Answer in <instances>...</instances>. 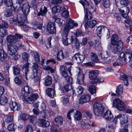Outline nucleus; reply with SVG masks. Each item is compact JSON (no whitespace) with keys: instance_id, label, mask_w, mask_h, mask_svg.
Returning <instances> with one entry per match:
<instances>
[{"instance_id":"f257e3e1","label":"nucleus","mask_w":132,"mask_h":132,"mask_svg":"<svg viewBox=\"0 0 132 132\" xmlns=\"http://www.w3.org/2000/svg\"><path fill=\"white\" fill-rule=\"evenodd\" d=\"M66 21V24L64 29L62 35V42L65 45H67L72 43V38L73 35L70 36V38H68V34L71 29L73 28L74 26H78V24L70 19L69 17H64Z\"/></svg>"},{"instance_id":"f03ea898","label":"nucleus","mask_w":132,"mask_h":132,"mask_svg":"<svg viewBox=\"0 0 132 132\" xmlns=\"http://www.w3.org/2000/svg\"><path fill=\"white\" fill-rule=\"evenodd\" d=\"M111 43L108 45L107 48L109 50H111L113 53H116L122 51L123 48V44L121 41L119 39L116 34L112 36Z\"/></svg>"},{"instance_id":"7ed1b4c3","label":"nucleus","mask_w":132,"mask_h":132,"mask_svg":"<svg viewBox=\"0 0 132 132\" xmlns=\"http://www.w3.org/2000/svg\"><path fill=\"white\" fill-rule=\"evenodd\" d=\"M10 21L11 23L17 22V25L19 26H23V28L25 31H27L30 28V27L24 25L25 23L28 22L27 17H12L10 18Z\"/></svg>"},{"instance_id":"20e7f679","label":"nucleus","mask_w":132,"mask_h":132,"mask_svg":"<svg viewBox=\"0 0 132 132\" xmlns=\"http://www.w3.org/2000/svg\"><path fill=\"white\" fill-rule=\"evenodd\" d=\"M29 64L28 63L24 64L23 67V69H24V72L25 77L27 79V76L28 75L31 78H34L37 75V69L38 67V65L36 63H34L32 66V70L31 73H29Z\"/></svg>"},{"instance_id":"39448f33","label":"nucleus","mask_w":132,"mask_h":132,"mask_svg":"<svg viewBox=\"0 0 132 132\" xmlns=\"http://www.w3.org/2000/svg\"><path fill=\"white\" fill-rule=\"evenodd\" d=\"M93 110L95 116H100L102 115L104 112V108L102 103L97 102L94 104Z\"/></svg>"},{"instance_id":"423d86ee","label":"nucleus","mask_w":132,"mask_h":132,"mask_svg":"<svg viewBox=\"0 0 132 132\" xmlns=\"http://www.w3.org/2000/svg\"><path fill=\"white\" fill-rule=\"evenodd\" d=\"M30 92L27 97L25 95V97H23V101H27L30 104H32L35 100L39 98V96L37 93L34 94L32 90H30Z\"/></svg>"},{"instance_id":"0eeeda50","label":"nucleus","mask_w":132,"mask_h":132,"mask_svg":"<svg viewBox=\"0 0 132 132\" xmlns=\"http://www.w3.org/2000/svg\"><path fill=\"white\" fill-rule=\"evenodd\" d=\"M92 19V17H85L84 20L85 21L84 23V26L85 28L87 29L89 27L93 28L96 25L97 23V21L95 20H93L89 21L88 23L87 22L89 20Z\"/></svg>"},{"instance_id":"6e6552de","label":"nucleus","mask_w":132,"mask_h":132,"mask_svg":"<svg viewBox=\"0 0 132 132\" xmlns=\"http://www.w3.org/2000/svg\"><path fill=\"white\" fill-rule=\"evenodd\" d=\"M98 55L101 59L104 60L105 62L106 63L111 62L113 60L112 58H115V56L113 57L112 56H111L110 53L107 52L106 51L105 54H103L102 53H100Z\"/></svg>"},{"instance_id":"1a4fd4ad","label":"nucleus","mask_w":132,"mask_h":132,"mask_svg":"<svg viewBox=\"0 0 132 132\" xmlns=\"http://www.w3.org/2000/svg\"><path fill=\"white\" fill-rule=\"evenodd\" d=\"M113 105L119 110L121 111L124 110L126 105L119 98H116L113 101Z\"/></svg>"},{"instance_id":"9d476101","label":"nucleus","mask_w":132,"mask_h":132,"mask_svg":"<svg viewBox=\"0 0 132 132\" xmlns=\"http://www.w3.org/2000/svg\"><path fill=\"white\" fill-rule=\"evenodd\" d=\"M77 78L76 82L79 84L84 83V80L85 78L84 74L83 72L79 68H77L76 71Z\"/></svg>"},{"instance_id":"9b49d317","label":"nucleus","mask_w":132,"mask_h":132,"mask_svg":"<svg viewBox=\"0 0 132 132\" xmlns=\"http://www.w3.org/2000/svg\"><path fill=\"white\" fill-rule=\"evenodd\" d=\"M45 59H42L41 61V65L43 66V69L45 70H49L51 72H53L54 71V69L52 68L50 66H46L48 63L50 62H52L54 63H56V61L53 59L49 60L46 61V63L45 64L44 63L45 61Z\"/></svg>"},{"instance_id":"f8f14e48","label":"nucleus","mask_w":132,"mask_h":132,"mask_svg":"<svg viewBox=\"0 0 132 132\" xmlns=\"http://www.w3.org/2000/svg\"><path fill=\"white\" fill-rule=\"evenodd\" d=\"M85 58L84 54H80L79 53L75 54L72 57V61L76 62L77 63H82L84 60Z\"/></svg>"},{"instance_id":"ddd939ff","label":"nucleus","mask_w":132,"mask_h":132,"mask_svg":"<svg viewBox=\"0 0 132 132\" xmlns=\"http://www.w3.org/2000/svg\"><path fill=\"white\" fill-rule=\"evenodd\" d=\"M98 74V71L96 70L92 71L89 72V78L93 80L92 81H91L92 84H95L97 81V77Z\"/></svg>"},{"instance_id":"4468645a","label":"nucleus","mask_w":132,"mask_h":132,"mask_svg":"<svg viewBox=\"0 0 132 132\" xmlns=\"http://www.w3.org/2000/svg\"><path fill=\"white\" fill-rule=\"evenodd\" d=\"M22 10L23 12L24 16H27L29 14V6L28 4H18V10Z\"/></svg>"},{"instance_id":"2eb2a0df","label":"nucleus","mask_w":132,"mask_h":132,"mask_svg":"<svg viewBox=\"0 0 132 132\" xmlns=\"http://www.w3.org/2000/svg\"><path fill=\"white\" fill-rule=\"evenodd\" d=\"M47 29L48 32L50 34H55L56 32L55 23L51 22H48L47 25Z\"/></svg>"},{"instance_id":"dca6fc26","label":"nucleus","mask_w":132,"mask_h":132,"mask_svg":"<svg viewBox=\"0 0 132 132\" xmlns=\"http://www.w3.org/2000/svg\"><path fill=\"white\" fill-rule=\"evenodd\" d=\"M17 49V47L15 44H11L8 45L7 46V51L9 55L11 56L14 55L16 52Z\"/></svg>"},{"instance_id":"f3484780","label":"nucleus","mask_w":132,"mask_h":132,"mask_svg":"<svg viewBox=\"0 0 132 132\" xmlns=\"http://www.w3.org/2000/svg\"><path fill=\"white\" fill-rule=\"evenodd\" d=\"M8 58L7 55L4 50H0V61L4 63H6Z\"/></svg>"},{"instance_id":"a211bd4d","label":"nucleus","mask_w":132,"mask_h":132,"mask_svg":"<svg viewBox=\"0 0 132 132\" xmlns=\"http://www.w3.org/2000/svg\"><path fill=\"white\" fill-rule=\"evenodd\" d=\"M32 90L31 89L29 88L28 86H25L24 87L22 88V90L21 98L23 100V97H25V95L27 96L30 93V90Z\"/></svg>"},{"instance_id":"6ab92c4d","label":"nucleus","mask_w":132,"mask_h":132,"mask_svg":"<svg viewBox=\"0 0 132 132\" xmlns=\"http://www.w3.org/2000/svg\"><path fill=\"white\" fill-rule=\"evenodd\" d=\"M90 98V96L87 94L83 95L80 98L79 100L80 104H83L89 101Z\"/></svg>"},{"instance_id":"aec40b11","label":"nucleus","mask_w":132,"mask_h":132,"mask_svg":"<svg viewBox=\"0 0 132 132\" xmlns=\"http://www.w3.org/2000/svg\"><path fill=\"white\" fill-rule=\"evenodd\" d=\"M120 79L123 80V82L125 85L127 86L129 84L128 81H130L132 79V78L130 76L123 74L120 76Z\"/></svg>"},{"instance_id":"412c9836","label":"nucleus","mask_w":132,"mask_h":132,"mask_svg":"<svg viewBox=\"0 0 132 132\" xmlns=\"http://www.w3.org/2000/svg\"><path fill=\"white\" fill-rule=\"evenodd\" d=\"M118 117L120 120V123L121 124L126 123L128 121V117L126 114H119Z\"/></svg>"},{"instance_id":"4be33fe9","label":"nucleus","mask_w":132,"mask_h":132,"mask_svg":"<svg viewBox=\"0 0 132 132\" xmlns=\"http://www.w3.org/2000/svg\"><path fill=\"white\" fill-rule=\"evenodd\" d=\"M11 109L13 111H18L20 108V105L15 102H12L10 104Z\"/></svg>"},{"instance_id":"5701e85b","label":"nucleus","mask_w":132,"mask_h":132,"mask_svg":"<svg viewBox=\"0 0 132 132\" xmlns=\"http://www.w3.org/2000/svg\"><path fill=\"white\" fill-rule=\"evenodd\" d=\"M105 30H107V28L104 26H100L97 27L96 33L98 36L100 37L102 32H103Z\"/></svg>"},{"instance_id":"b1692460","label":"nucleus","mask_w":132,"mask_h":132,"mask_svg":"<svg viewBox=\"0 0 132 132\" xmlns=\"http://www.w3.org/2000/svg\"><path fill=\"white\" fill-rule=\"evenodd\" d=\"M72 38V43L74 44V46L77 49L81 45V43H80L77 38L75 37L74 35Z\"/></svg>"},{"instance_id":"393cba45","label":"nucleus","mask_w":132,"mask_h":132,"mask_svg":"<svg viewBox=\"0 0 132 132\" xmlns=\"http://www.w3.org/2000/svg\"><path fill=\"white\" fill-rule=\"evenodd\" d=\"M42 23L37 22H36L34 23L31 24L32 26V28L35 30L37 29L41 30L42 28Z\"/></svg>"},{"instance_id":"a878e982","label":"nucleus","mask_w":132,"mask_h":132,"mask_svg":"<svg viewBox=\"0 0 132 132\" xmlns=\"http://www.w3.org/2000/svg\"><path fill=\"white\" fill-rule=\"evenodd\" d=\"M19 76L21 78V79H19L18 77H16L14 79V81L15 82L19 85L25 84L26 83V82L25 81L23 80L22 78V77H23L22 75H21V76Z\"/></svg>"},{"instance_id":"bb28decb","label":"nucleus","mask_w":132,"mask_h":132,"mask_svg":"<svg viewBox=\"0 0 132 132\" xmlns=\"http://www.w3.org/2000/svg\"><path fill=\"white\" fill-rule=\"evenodd\" d=\"M125 10H122L119 9H118V11L120 12L121 15L122 16H128V14L129 12V7H125Z\"/></svg>"},{"instance_id":"cd10ccee","label":"nucleus","mask_w":132,"mask_h":132,"mask_svg":"<svg viewBox=\"0 0 132 132\" xmlns=\"http://www.w3.org/2000/svg\"><path fill=\"white\" fill-rule=\"evenodd\" d=\"M46 93L47 95L51 97H53L55 95V90L51 88H48L46 89Z\"/></svg>"},{"instance_id":"c85d7f7f","label":"nucleus","mask_w":132,"mask_h":132,"mask_svg":"<svg viewBox=\"0 0 132 132\" xmlns=\"http://www.w3.org/2000/svg\"><path fill=\"white\" fill-rule=\"evenodd\" d=\"M13 117L12 116H6L5 117L4 121L2 123V126H4L6 124H7L10 122L13 121Z\"/></svg>"},{"instance_id":"c756f323","label":"nucleus","mask_w":132,"mask_h":132,"mask_svg":"<svg viewBox=\"0 0 132 132\" xmlns=\"http://www.w3.org/2000/svg\"><path fill=\"white\" fill-rule=\"evenodd\" d=\"M64 57L63 52L62 50H59L57 52L56 57L57 60H61L63 59Z\"/></svg>"},{"instance_id":"7c9ffc66","label":"nucleus","mask_w":132,"mask_h":132,"mask_svg":"<svg viewBox=\"0 0 132 132\" xmlns=\"http://www.w3.org/2000/svg\"><path fill=\"white\" fill-rule=\"evenodd\" d=\"M62 76L64 78H66L67 82L69 84H71L72 82V78L68 76L67 70L61 73Z\"/></svg>"},{"instance_id":"2f4dec72","label":"nucleus","mask_w":132,"mask_h":132,"mask_svg":"<svg viewBox=\"0 0 132 132\" xmlns=\"http://www.w3.org/2000/svg\"><path fill=\"white\" fill-rule=\"evenodd\" d=\"M113 117L111 112L109 110L106 111L103 116V118L108 120H111Z\"/></svg>"},{"instance_id":"473e14b6","label":"nucleus","mask_w":132,"mask_h":132,"mask_svg":"<svg viewBox=\"0 0 132 132\" xmlns=\"http://www.w3.org/2000/svg\"><path fill=\"white\" fill-rule=\"evenodd\" d=\"M132 56L131 54L129 53H126L125 57L123 60V63L125 64L129 62L131 60Z\"/></svg>"},{"instance_id":"72a5a7b5","label":"nucleus","mask_w":132,"mask_h":132,"mask_svg":"<svg viewBox=\"0 0 132 132\" xmlns=\"http://www.w3.org/2000/svg\"><path fill=\"white\" fill-rule=\"evenodd\" d=\"M40 12L38 13L37 15L38 16H45L47 15L46 14L47 11V8L45 6L44 8H41L40 10Z\"/></svg>"},{"instance_id":"f704fd0d","label":"nucleus","mask_w":132,"mask_h":132,"mask_svg":"<svg viewBox=\"0 0 132 132\" xmlns=\"http://www.w3.org/2000/svg\"><path fill=\"white\" fill-rule=\"evenodd\" d=\"M43 80L44 84L45 86H48L52 83V79L49 76L46 77Z\"/></svg>"},{"instance_id":"c9c22d12","label":"nucleus","mask_w":132,"mask_h":132,"mask_svg":"<svg viewBox=\"0 0 132 132\" xmlns=\"http://www.w3.org/2000/svg\"><path fill=\"white\" fill-rule=\"evenodd\" d=\"M55 124L56 126L61 125L62 124L63 118L61 117L57 116L55 118Z\"/></svg>"},{"instance_id":"e433bc0d","label":"nucleus","mask_w":132,"mask_h":132,"mask_svg":"<svg viewBox=\"0 0 132 132\" xmlns=\"http://www.w3.org/2000/svg\"><path fill=\"white\" fill-rule=\"evenodd\" d=\"M84 91L83 88L81 86H79L77 88L75 91L73 90V93H75L77 95L81 94Z\"/></svg>"},{"instance_id":"4c0bfd02","label":"nucleus","mask_w":132,"mask_h":132,"mask_svg":"<svg viewBox=\"0 0 132 132\" xmlns=\"http://www.w3.org/2000/svg\"><path fill=\"white\" fill-rule=\"evenodd\" d=\"M69 96L67 95H64L62 97V102L65 106H68L69 105Z\"/></svg>"},{"instance_id":"58836bf2","label":"nucleus","mask_w":132,"mask_h":132,"mask_svg":"<svg viewBox=\"0 0 132 132\" xmlns=\"http://www.w3.org/2000/svg\"><path fill=\"white\" fill-rule=\"evenodd\" d=\"M88 90L89 92L94 96L96 95V88L95 85H92L88 87Z\"/></svg>"},{"instance_id":"ea45409f","label":"nucleus","mask_w":132,"mask_h":132,"mask_svg":"<svg viewBox=\"0 0 132 132\" xmlns=\"http://www.w3.org/2000/svg\"><path fill=\"white\" fill-rule=\"evenodd\" d=\"M74 119L76 120H80L82 117L81 114L77 110L73 116Z\"/></svg>"},{"instance_id":"a19ab883","label":"nucleus","mask_w":132,"mask_h":132,"mask_svg":"<svg viewBox=\"0 0 132 132\" xmlns=\"http://www.w3.org/2000/svg\"><path fill=\"white\" fill-rule=\"evenodd\" d=\"M90 56L93 62H97L98 61L96 55L93 53H91L90 54Z\"/></svg>"},{"instance_id":"79ce46f5","label":"nucleus","mask_w":132,"mask_h":132,"mask_svg":"<svg viewBox=\"0 0 132 132\" xmlns=\"http://www.w3.org/2000/svg\"><path fill=\"white\" fill-rule=\"evenodd\" d=\"M8 101V98L5 96L0 97V104L5 105L6 104Z\"/></svg>"},{"instance_id":"37998d69","label":"nucleus","mask_w":132,"mask_h":132,"mask_svg":"<svg viewBox=\"0 0 132 132\" xmlns=\"http://www.w3.org/2000/svg\"><path fill=\"white\" fill-rule=\"evenodd\" d=\"M76 112H77V110L75 109H71L68 112L67 115V117L69 119H71V116L74 115Z\"/></svg>"},{"instance_id":"c03bdc74","label":"nucleus","mask_w":132,"mask_h":132,"mask_svg":"<svg viewBox=\"0 0 132 132\" xmlns=\"http://www.w3.org/2000/svg\"><path fill=\"white\" fill-rule=\"evenodd\" d=\"M14 38V36L10 35L7 36L6 39L7 42L10 43H11L12 42H14V43L16 42Z\"/></svg>"},{"instance_id":"a18cd8bd","label":"nucleus","mask_w":132,"mask_h":132,"mask_svg":"<svg viewBox=\"0 0 132 132\" xmlns=\"http://www.w3.org/2000/svg\"><path fill=\"white\" fill-rule=\"evenodd\" d=\"M123 86L122 85H120L117 87L116 92L118 95L121 94L123 92Z\"/></svg>"},{"instance_id":"49530a36","label":"nucleus","mask_w":132,"mask_h":132,"mask_svg":"<svg viewBox=\"0 0 132 132\" xmlns=\"http://www.w3.org/2000/svg\"><path fill=\"white\" fill-rule=\"evenodd\" d=\"M12 67L14 75L16 76L18 75L20 73V68L18 67L15 66H14Z\"/></svg>"},{"instance_id":"de8ad7c7","label":"nucleus","mask_w":132,"mask_h":132,"mask_svg":"<svg viewBox=\"0 0 132 132\" xmlns=\"http://www.w3.org/2000/svg\"><path fill=\"white\" fill-rule=\"evenodd\" d=\"M54 19L56 22L58 23V25L60 26H62L64 23L63 22L62 20L60 18H58L57 17H53Z\"/></svg>"},{"instance_id":"09e8293b","label":"nucleus","mask_w":132,"mask_h":132,"mask_svg":"<svg viewBox=\"0 0 132 132\" xmlns=\"http://www.w3.org/2000/svg\"><path fill=\"white\" fill-rule=\"evenodd\" d=\"M7 31L2 28H0V36L4 37L7 34Z\"/></svg>"},{"instance_id":"8fccbe9b","label":"nucleus","mask_w":132,"mask_h":132,"mask_svg":"<svg viewBox=\"0 0 132 132\" xmlns=\"http://www.w3.org/2000/svg\"><path fill=\"white\" fill-rule=\"evenodd\" d=\"M61 10L60 6L57 5L53 7L52 9V11L54 14H55L56 13L59 12Z\"/></svg>"},{"instance_id":"3c124183","label":"nucleus","mask_w":132,"mask_h":132,"mask_svg":"<svg viewBox=\"0 0 132 132\" xmlns=\"http://www.w3.org/2000/svg\"><path fill=\"white\" fill-rule=\"evenodd\" d=\"M122 62L120 60V59H116L115 61H114L112 64L114 66L117 65L122 66V64L121 63Z\"/></svg>"},{"instance_id":"603ef678","label":"nucleus","mask_w":132,"mask_h":132,"mask_svg":"<svg viewBox=\"0 0 132 132\" xmlns=\"http://www.w3.org/2000/svg\"><path fill=\"white\" fill-rule=\"evenodd\" d=\"M16 127V125L14 123H12L8 125L7 128L8 130L11 131H14Z\"/></svg>"},{"instance_id":"864d4df0","label":"nucleus","mask_w":132,"mask_h":132,"mask_svg":"<svg viewBox=\"0 0 132 132\" xmlns=\"http://www.w3.org/2000/svg\"><path fill=\"white\" fill-rule=\"evenodd\" d=\"M4 3L7 6L10 7L13 5L12 0H4Z\"/></svg>"},{"instance_id":"5fc2aeb1","label":"nucleus","mask_w":132,"mask_h":132,"mask_svg":"<svg viewBox=\"0 0 132 132\" xmlns=\"http://www.w3.org/2000/svg\"><path fill=\"white\" fill-rule=\"evenodd\" d=\"M33 56L34 57L35 61L37 62H38L40 61L38 53L35 52L34 53Z\"/></svg>"},{"instance_id":"6e6d98bb","label":"nucleus","mask_w":132,"mask_h":132,"mask_svg":"<svg viewBox=\"0 0 132 132\" xmlns=\"http://www.w3.org/2000/svg\"><path fill=\"white\" fill-rule=\"evenodd\" d=\"M52 39L51 37H50L47 39V40L46 43V46L47 48L51 47V40Z\"/></svg>"},{"instance_id":"4d7b16f0","label":"nucleus","mask_w":132,"mask_h":132,"mask_svg":"<svg viewBox=\"0 0 132 132\" xmlns=\"http://www.w3.org/2000/svg\"><path fill=\"white\" fill-rule=\"evenodd\" d=\"M15 41L16 42L18 40V39L22 38L23 36L21 35L18 34H16L14 36Z\"/></svg>"},{"instance_id":"13d9d810","label":"nucleus","mask_w":132,"mask_h":132,"mask_svg":"<svg viewBox=\"0 0 132 132\" xmlns=\"http://www.w3.org/2000/svg\"><path fill=\"white\" fill-rule=\"evenodd\" d=\"M103 4L104 6L106 7H109L110 5V3L109 0H102Z\"/></svg>"},{"instance_id":"bf43d9fd","label":"nucleus","mask_w":132,"mask_h":132,"mask_svg":"<svg viewBox=\"0 0 132 132\" xmlns=\"http://www.w3.org/2000/svg\"><path fill=\"white\" fill-rule=\"evenodd\" d=\"M51 130L52 132H60L57 129V126L55 125H53L52 126Z\"/></svg>"},{"instance_id":"052dcab7","label":"nucleus","mask_w":132,"mask_h":132,"mask_svg":"<svg viewBox=\"0 0 132 132\" xmlns=\"http://www.w3.org/2000/svg\"><path fill=\"white\" fill-rule=\"evenodd\" d=\"M127 126V125H125L124 126L121 127L119 131V132H128Z\"/></svg>"},{"instance_id":"680f3d73","label":"nucleus","mask_w":132,"mask_h":132,"mask_svg":"<svg viewBox=\"0 0 132 132\" xmlns=\"http://www.w3.org/2000/svg\"><path fill=\"white\" fill-rule=\"evenodd\" d=\"M40 109L42 112L46 110V106L45 103L42 102L40 105Z\"/></svg>"},{"instance_id":"e2e57ef3","label":"nucleus","mask_w":132,"mask_h":132,"mask_svg":"<svg viewBox=\"0 0 132 132\" xmlns=\"http://www.w3.org/2000/svg\"><path fill=\"white\" fill-rule=\"evenodd\" d=\"M79 2L82 5L84 9H86L85 5L87 6L88 5V2L86 0H81Z\"/></svg>"},{"instance_id":"0e129e2a","label":"nucleus","mask_w":132,"mask_h":132,"mask_svg":"<svg viewBox=\"0 0 132 132\" xmlns=\"http://www.w3.org/2000/svg\"><path fill=\"white\" fill-rule=\"evenodd\" d=\"M67 68L65 65H61L60 68L59 70L60 73L65 71L67 70Z\"/></svg>"},{"instance_id":"69168bd1","label":"nucleus","mask_w":132,"mask_h":132,"mask_svg":"<svg viewBox=\"0 0 132 132\" xmlns=\"http://www.w3.org/2000/svg\"><path fill=\"white\" fill-rule=\"evenodd\" d=\"M124 21L127 24L130 23L131 22V20L129 17H123Z\"/></svg>"},{"instance_id":"338daca9","label":"nucleus","mask_w":132,"mask_h":132,"mask_svg":"<svg viewBox=\"0 0 132 132\" xmlns=\"http://www.w3.org/2000/svg\"><path fill=\"white\" fill-rule=\"evenodd\" d=\"M22 58L25 61H28V54L26 52H24L22 55Z\"/></svg>"},{"instance_id":"774afa93","label":"nucleus","mask_w":132,"mask_h":132,"mask_svg":"<svg viewBox=\"0 0 132 132\" xmlns=\"http://www.w3.org/2000/svg\"><path fill=\"white\" fill-rule=\"evenodd\" d=\"M33 129L31 125H28L27 127L26 132H32Z\"/></svg>"}]
</instances>
